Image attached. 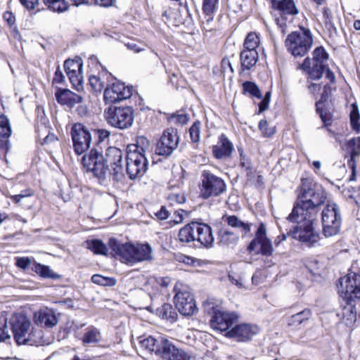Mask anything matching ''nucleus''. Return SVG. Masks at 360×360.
Returning <instances> with one entry per match:
<instances>
[{"label": "nucleus", "mask_w": 360, "mask_h": 360, "mask_svg": "<svg viewBox=\"0 0 360 360\" xmlns=\"http://www.w3.org/2000/svg\"><path fill=\"white\" fill-rule=\"evenodd\" d=\"M327 193L323 186L310 179H302L300 191L290 218L297 220L303 215L316 217L319 207L325 202Z\"/></svg>", "instance_id": "obj_1"}, {"label": "nucleus", "mask_w": 360, "mask_h": 360, "mask_svg": "<svg viewBox=\"0 0 360 360\" xmlns=\"http://www.w3.org/2000/svg\"><path fill=\"white\" fill-rule=\"evenodd\" d=\"M312 58L307 57L300 65V68L307 73L308 78L319 80L323 73L331 83H335V76L328 67L329 55L323 46L316 47L312 52Z\"/></svg>", "instance_id": "obj_2"}, {"label": "nucleus", "mask_w": 360, "mask_h": 360, "mask_svg": "<svg viewBox=\"0 0 360 360\" xmlns=\"http://www.w3.org/2000/svg\"><path fill=\"white\" fill-rule=\"evenodd\" d=\"M108 245L115 255L127 263H136L151 259L152 248L148 243L139 246L130 243H121L117 239H109Z\"/></svg>", "instance_id": "obj_3"}, {"label": "nucleus", "mask_w": 360, "mask_h": 360, "mask_svg": "<svg viewBox=\"0 0 360 360\" xmlns=\"http://www.w3.org/2000/svg\"><path fill=\"white\" fill-rule=\"evenodd\" d=\"M81 164L86 173H91L100 184H105L110 179V169L105 165L103 149L94 146L81 159Z\"/></svg>", "instance_id": "obj_4"}, {"label": "nucleus", "mask_w": 360, "mask_h": 360, "mask_svg": "<svg viewBox=\"0 0 360 360\" xmlns=\"http://www.w3.org/2000/svg\"><path fill=\"white\" fill-rule=\"evenodd\" d=\"M315 219L316 217L306 215V217H297V220H292L289 214L286 219L290 222L297 223V225L292 230L287 232V234L299 240L306 247L315 246L320 239L319 234L314 231L313 226Z\"/></svg>", "instance_id": "obj_5"}, {"label": "nucleus", "mask_w": 360, "mask_h": 360, "mask_svg": "<svg viewBox=\"0 0 360 360\" xmlns=\"http://www.w3.org/2000/svg\"><path fill=\"white\" fill-rule=\"evenodd\" d=\"M204 308L205 312L211 315V328L220 333H224L225 337L227 331L231 330L232 326L238 321L239 317L236 313L223 310L212 303L205 304Z\"/></svg>", "instance_id": "obj_6"}, {"label": "nucleus", "mask_w": 360, "mask_h": 360, "mask_svg": "<svg viewBox=\"0 0 360 360\" xmlns=\"http://www.w3.org/2000/svg\"><path fill=\"white\" fill-rule=\"evenodd\" d=\"M301 32H292L287 36L285 44L288 52L295 58L303 57L313 44V37L309 28L300 25Z\"/></svg>", "instance_id": "obj_7"}, {"label": "nucleus", "mask_w": 360, "mask_h": 360, "mask_svg": "<svg viewBox=\"0 0 360 360\" xmlns=\"http://www.w3.org/2000/svg\"><path fill=\"white\" fill-rule=\"evenodd\" d=\"M104 115L108 124L119 129H129L134 123V110L130 106H110Z\"/></svg>", "instance_id": "obj_8"}, {"label": "nucleus", "mask_w": 360, "mask_h": 360, "mask_svg": "<svg viewBox=\"0 0 360 360\" xmlns=\"http://www.w3.org/2000/svg\"><path fill=\"white\" fill-rule=\"evenodd\" d=\"M342 215L339 206L336 203H328L321 212L323 234L332 237L340 231Z\"/></svg>", "instance_id": "obj_9"}, {"label": "nucleus", "mask_w": 360, "mask_h": 360, "mask_svg": "<svg viewBox=\"0 0 360 360\" xmlns=\"http://www.w3.org/2000/svg\"><path fill=\"white\" fill-rule=\"evenodd\" d=\"M200 196L203 199L218 197L226 191V184L223 179L209 170L202 171L200 176Z\"/></svg>", "instance_id": "obj_10"}, {"label": "nucleus", "mask_w": 360, "mask_h": 360, "mask_svg": "<svg viewBox=\"0 0 360 360\" xmlns=\"http://www.w3.org/2000/svg\"><path fill=\"white\" fill-rule=\"evenodd\" d=\"M340 296L346 301L347 304H352L353 301L360 300V275L350 272L341 277L338 284Z\"/></svg>", "instance_id": "obj_11"}, {"label": "nucleus", "mask_w": 360, "mask_h": 360, "mask_svg": "<svg viewBox=\"0 0 360 360\" xmlns=\"http://www.w3.org/2000/svg\"><path fill=\"white\" fill-rule=\"evenodd\" d=\"M247 251L250 255H261L264 257H270L274 252L271 240L267 237L266 229L264 223H260L255 232V237L247 246Z\"/></svg>", "instance_id": "obj_12"}, {"label": "nucleus", "mask_w": 360, "mask_h": 360, "mask_svg": "<svg viewBox=\"0 0 360 360\" xmlns=\"http://www.w3.org/2000/svg\"><path fill=\"white\" fill-rule=\"evenodd\" d=\"M74 152L81 155L89 148L92 141V134L88 127L80 122L75 123L70 131Z\"/></svg>", "instance_id": "obj_13"}, {"label": "nucleus", "mask_w": 360, "mask_h": 360, "mask_svg": "<svg viewBox=\"0 0 360 360\" xmlns=\"http://www.w3.org/2000/svg\"><path fill=\"white\" fill-rule=\"evenodd\" d=\"M10 323L13 338L18 345H33L30 338V334L28 333L31 323L26 316L20 314H15L11 319Z\"/></svg>", "instance_id": "obj_14"}, {"label": "nucleus", "mask_w": 360, "mask_h": 360, "mask_svg": "<svg viewBox=\"0 0 360 360\" xmlns=\"http://www.w3.org/2000/svg\"><path fill=\"white\" fill-rule=\"evenodd\" d=\"M179 142L177 130L173 128L165 129L155 146V154L165 158L169 157L176 149Z\"/></svg>", "instance_id": "obj_15"}, {"label": "nucleus", "mask_w": 360, "mask_h": 360, "mask_svg": "<svg viewBox=\"0 0 360 360\" xmlns=\"http://www.w3.org/2000/svg\"><path fill=\"white\" fill-rule=\"evenodd\" d=\"M126 162V171L130 179L143 176L148 169V161L146 155L127 152Z\"/></svg>", "instance_id": "obj_16"}, {"label": "nucleus", "mask_w": 360, "mask_h": 360, "mask_svg": "<svg viewBox=\"0 0 360 360\" xmlns=\"http://www.w3.org/2000/svg\"><path fill=\"white\" fill-rule=\"evenodd\" d=\"M122 151L116 147H108L104 155L105 165L110 169V178L118 181L122 176Z\"/></svg>", "instance_id": "obj_17"}, {"label": "nucleus", "mask_w": 360, "mask_h": 360, "mask_svg": "<svg viewBox=\"0 0 360 360\" xmlns=\"http://www.w3.org/2000/svg\"><path fill=\"white\" fill-rule=\"evenodd\" d=\"M132 95V87L125 86L124 83L117 81L110 86H106L104 91V101L106 103H116Z\"/></svg>", "instance_id": "obj_18"}, {"label": "nucleus", "mask_w": 360, "mask_h": 360, "mask_svg": "<svg viewBox=\"0 0 360 360\" xmlns=\"http://www.w3.org/2000/svg\"><path fill=\"white\" fill-rule=\"evenodd\" d=\"M174 301L179 312L184 316H191L198 311L194 297L188 291L176 292Z\"/></svg>", "instance_id": "obj_19"}, {"label": "nucleus", "mask_w": 360, "mask_h": 360, "mask_svg": "<svg viewBox=\"0 0 360 360\" xmlns=\"http://www.w3.org/2000/svg\"><path fill=\"white\" fill-rule=\"evenodd\" d=\"M271 4L274 9V15H278L281 18L276 19V22H280L281 20L292 22L293 15L298 13L293 0H271Z\"/></svg>", "instance_id": "obj_20"}, {"label": "nucleus", "mask_w": 360, "mask_h": 360, "mask_svg": "<svg viewBox=\"0 0 360 360\" xmlns=\"http://www.w3.org/2000/svg\"><path fill=\"white\" fill-rule=\"evenodd\" d=\"M257 333V328L248 323H235L231 330L227 331L226 338H234L238 342H246Z\"/></svg>", "instance_id": "obj_21"}, {"label": "nucleus", "mask_w": 360, "mask_h": 360, "mask_svg": "<svg viewBox=\"0 0 360 360\" xmlns=\"http://www.w3.org/2000/svg\"><path fill=\"white\" fill-rule=\"evenodd\" d=\"M332 88L326 84L323 87V92L321 94V98L316 102V110L319 114L321 121L324 123L325 127L331 125L332 115L328 110L323 109V104L328 100L331 95Z\"/></svg>", "instance_id": "obj_22"}, {"label": "nucleus", "mask_w": 360, "mask_h": 360, "mask_svg": "<svg viewBox=\"0 0 360 360\" xmlns=\"http://www.w3.org/2000/svg\"><path fill=\"white\" fill-rule=\"evenodd\" d=\"M233 150L231 141L224 134H221L218 138L217 144L212 146V154L216 159L224 160L231 158Z\"/></svg>", "instance_id": "obj_23"}, {"label": "nucleus", "mask_w": 360, "mask_h": 360, "mask_svg": "<svg viewBox=\"0 0 360 360\" xmlns=\"http://www.w3.org/2000/svg\"><path fill=\"white\" fill-rule=\"evenodd\" d=\"M55 97L59 104L66 105L69 108H72L76 104L83 101L82 96L65 88L57 87Z\"/></svg>", "instance_id": "obj_24"}, {"label": "nucleus", "mask_w": 360, "mask_h": 360, "mask_svg": "<svg viewBox=\"0 0 360 360\" xmlns=\"http://www.w3.org/2000/svg\"><path fill=\"white\" fill-rule=\"evenodd\" d=\"M161 352L159 355L163 360H189L187 354L182 349L176 347L171 341L167 340L162 345Z\"/></svg>", "instance_id": "obj_25"}, {"label": "nucleus", "mask_w": 360, "mask_h": 360, "mask_svg": "<svg viewBox=\"0 0 360 360\" xmlns=\"http://www.w3.org/2000/svg\"><path fill=\"white\" fill-rule=\"evenodd\" d=\"M161 352L159 355L163 360H189L187 354L182 349L176 347L171 341L167 340L162 345Z\"/></svg>", "instance_id": "obj_26"}, {"label": "nucleus", "mask_w": 360, "mask_h": 360, "mask_svg": "<svg viewBox=\"0 0 360 360\" xmlns=\"http://www.w3.org/2000/svg\"><path fill=\"white\" fill-rule=\"evenodd\" d=\"M33 320L37 326L47 328H52L58 323V319L55 312L48 308L35 312Z\"/></svg>", "instance_id": "obj_27"}, {"label": "nucleus", "mask_w": 360, "mask_h": 360, "mask_svg": "<svg viewBox=\"0 0 360 360\" xmlns=\"http://www.w3.org/2000/svg\"><path fill=\"white\" fill-rule=\"evenodd\" d=\"M212 228L207 224L196 221L195 241L201 246L210 248L214 243Z\"/></svg>", "instance_id": "obj_28"}, {"label": "nucleus", "mask_w": 360, "mask_h": 360, "mask_svg": "<svg viewBox=\"0 0 360 360\" xmlns=\"http://www.w3.org/2000/svg\"><path fill=\"white\" fill-rule=\"evenodd\" d=\"M259 55L257 50H248L243 49L240 54L241 75L245 70H250L258 61Z\"/></svg>", "instance_id": "obj_29"}, {"label": "nucleus", "mask_w": 360, "mask_h": 360, "mask_svg": "<svg viewBox=\"0 0 360 360\" xmlns=\"http://www.w3.org/2000/svg\"><path fill=\"white\" fill-rule=\"evenodd\" d=\"M12 133L10 122L8 117L4 115H0V137L4 139L1 141L0 146L1 148L4 150L5 154H6L10 148L11 144L8 138L11 136Z\"/></svg>", "instance_id": "obj_30"}, {"label": "nucleus", "mask_w": 360, "mask_h": 360, "mask_svg": "<svg viewBox=\"0 0 360 360\" xmlns=\"http://www.w3.org/2000/svg\"><path fill=\"white\" fill-rule=\"evenodd\" d=\"M176 309V307H173L171 304L164 303L160 307L155 308V314L160 319L172 323L178 319Z\"/></svg>", "instance_id": "obj_31"}, {"label": "nucleus", "mask_w": 360, "mask_h": 360, "mask_svg": "<svg viewBox=\"0 0 360 360\" xmlns=\"http://www.w3.org/2000/svg\"><path fill=\"white\" fill-rule=\"evenodd\" d=\"M167 339L160 338L155 339L152 336H148L140 340L141 347L148 350L150 352H154L156 355L159 356L161 352L162 345L166 342Z\"/></svg>", "instance_id": "obj_32"}, {"label": "nucleus", "mask_w": 360, "mask_h": 360, "mask_svg": "<svg viewBox=\"0 0 360 360\" xmlns=\"http://www.w3.org/2000/svg\"><path fill=\"white\" fill-rule=\"evenodd\" d=\"M345 148L349 156L347 164L356 162L355 158L360 157V136L348 140L345 143Z\"/></svg>", "instance_id": "obj_33"}, {"label": "nucleus", "mask_w": 360, "mask_h": 360, "mask_svg": "<svg viewBox=\"0 0 360 360\" xmlns=\"http://www.w3.org/2000/svg\"><path fill=\"white\" fill-rule=\"evenodd\" d=\"M195 225L196 221H191L179 230L178 236L181 243L195 241Z\"/></svg>", "instance_id": "obj_34"}, {"label": "nucleus", "mask_w": 360, "mask_h": 360, "mask_svg": "<svg viewBox=\"0 0 360 360\" xmlns=\"http://www.w3.org/2000/svg\"><path fill=\"white\" fill-rule=\"evenodd\" d=\"M31 269L32 271L35 272L44 278L57 280L60 278V276L57 273L53 272L49 266L41 264L35 261L33 262Z\"/></svg>", "instance_id": "obj_35"}, {"label": "nucleus", "mask_w": 360, "mask_h": 360, "mask_svg": "<svg viewBox=\"0 0 360 360\" xmlns=\"http://www.w3.org/2000/svg\"><path fill=\"white\" fill-rule=\"evenodd\" d=\"M218 243L223 246L235 245L239 240L238 235L226 229H221L218 233Z\"/></svg>", "instance_id": "obj_36"}, {"label": "nucleus", "mask_w": 360, "mask_h": 360, "mask_svg": "<svg viewBox=\"0 0 360 360\" xmlns=\"http://www.w3.org/2000/svg\"><path fill=\"white\" fill-rule=\"evenodd\" d=\"M47 9L60 13L68 10L69 4L66 0H42Z\"/></svg>", "instance_id": "obj_37"}, {"label": "nucleus", "mask_w": 360, "mask_h": 360, "mask_svg": "<svg viewBox=\"0 0 360 360\" xmlns=\"http://www.w3.org/2000/svg\"><path fill=\"white\" fill-rule=\"evenodd\" d=\"M101 338V335L99 330L94 326H90L84 334L82 343L84 346L94 345L98 343Z\"/></svg>", "instance_id": "obj_38"}, {"label": "nucleus", "mask_w": 360, "mask_h": 360, "mask_svg": "<svg viewBox=\"0 0 360 360\" xmlns=\"http://www.w3.org/2000/svg\"><path fill=\"white\" fill-rule=\"evenodd\" d=\"M223 219L227 224L233 228H240L245 232V233H248L250 232V225L251 224L245 223L239 219V218L236 215H229V216H224Z\"/></svg>", "instance_id": "obj_39"}, {"label": "nucleus", "mask_w": 360, "mask_h": 360, "mask_svg": "<svg viewBox=\"0 0 360 360\" xmlns=\"http://www.w3.org/2000/svg\"><path fill=\"white\" fill-rule=\"evenodd\" d=\"M149 147V141L144 136H138L136 144H130L127 147V152L139 153L145 155L146 150Z\"/></svg>", "instance_id": "obj_40"}, {"label": "nucleus", "mask_w": 360, "mask_h": 360, "mask_svg": "<svg viewBox=\"0 0 360 360\" xmlns=\"http://www.w3.org/2000/svg\"><path fill=\"white\" fill-rule=\"evenodd\" d=\"M311 316V310L304 309L302 311L290 316L288 319V323L290 326H297L305 321H307Z\"/></svg>", "instance_id": "obj_41"}, {"label": "nucleus", "mask_w": 360, "mask_h": 360, "mask_svg": "<svg viewBox=\"0 0 360 360\" xmlns=\"http://www.w3.org/2000/svg\"><path fill=\"white\" fill-rule=\"evenodd\" d=\"M82 60L80 58H77L75 60L67 59L64 62V69L66 75L69 74H78V72H82Z\"/></svg>", "instance_id": "obj_42"}, {"label": "nucleus", "mask_w": 360, "mask_h": 360, "mask_svg": "<svg viewBox=\"0 0 360 360\" xmlns=\"http://www.w3.org/2000/svg\"><path fill=\"white\" fill-rule=\"evenodd\" d=\"M243 94H249L250 96L260 99L262 98V92L258 85L251 81H245L242 84Z\"/></svg>", "instance_id": "obj_43"}, {"label": "nucleus", "mask_w": 360, "mask_h": 360, "mask_svg": "<svg viewBox=\"0 0 360 360\" xmlns=\"http://www.w3.org/2000/svg\"><path fill=\"white\" fill-rule=\"evenodd\" d=\"M87 248L94 254L107 255L108 248L105 243L99 239H92L86 241Z\"/></svg>", "instance_id": "obj_44"}, {"label": "nucleus", "mask_w": 360, "mask_h": 360, "mask_svg": "<svg viewBox=\"0 0 360 360\" xmlns=\"http://www.w3.org/2000/svg\"><path fill=\"white\" fill-rule=\"evenodd\" d=\"M349 120L352 129L356 133H359L360 131V114L356 103L351 105Z\"/></svg>", "instance_id": "obj_45"}, {"label": "nucleus", "mask_w": 360, "mask_h": 360, "mask_svg": "<svg viewBox=\"0 0 360 360\" xmlns=\"http://www.w3.org/2000/svg\"><path fill=\"white\" fill-rule=\"evenodd\" d=\"M91 281L92 283L104 286L112 287L117 283V280L113 277H105L100 274H94L91 276Z\"/></svg>", "instance_id": "obj_46"}, {"label": "nucleus", "mask_w": 360, "mask_h": 360, "mask_svg": "<svg viewBox=\"0 0 360 360\" xmlns=\"http://www.w3.org/2000/svg\"><path fill=\"white\" fill-rule=\"evenodd\" d=\"M218 0H203L202 10L204 13L207 17L206 19L207 22H210L213 20L212 16L215 10L216 4Z\"/></svg>", "instance_id": "obj_47"}, {"label": "nucleus", "mask_w": 360, "mask_h": 360, "mask_svg": "<svg viewBox=\"0 0 360 360\" xmlns=\"http://www.w3.org/2000/svg\"><path fill=\"white\" fill-rule=\"evenodd\" d=\"M90 131H91L92 136H94L96 141L97 146L95 147H99L98 145L106 139H108L110 135V132L105 129H91Z\"/></svg>", "instance_id": "obj_48"}, {"label": "nucleus", "mask_w": 360, "mask_h": 360, "mask_svg": "<svg viewBox=\"0 0 360 360\" xmlns=\"http://www.w3.org/2000/svg\"><path fill=\"white\" fill-rule=\"evenodd\" d=\"M258 37L254 33H249L245 38V40L243 44V49L248 50H256V48L258 46Z\"/></svg>", "instance_id": "obj_49"}, {"label": "nucleus", "mask_w": 360, "mask_h": 360, "mask_svg": "<svg viewBox=\"0 0 360 360\" xmlns=\"http://www.w3.org/2000/svg\"><path fill=\"white\" fill-rule=\"evenodd\" d=\"M200 127L201 123L200 121L196 120L189 129V134L192 142L198 143L200 137Z\"/></svg>", "instance_id": "obj_50"}, {"label": "nucleus", "mask_w": 360, "mask_h": 360, "mask_svg": "<svg viewBox=\"0 0 360 360\" xmlns=\"http://www.w3.org/2000/svg\"><path fill=\"white\" fill-rule=\"evenodd\" d=\"M70 83L72 86L77 91L82 89V72H78V74H69L67 75Z\"/></svg>", "instance_id": "obj_51"}, {"label": "nucleus", "mask_w": 360, "mask_h": 360, "mask_svg": "<svg viewBox=\"0 0 360 360\" xmlns=\"http://www.w3.org/2000/svg\"><path fill=\"white\" fill-rule=\"evenodd\" d=\"M189 120L188 115L186 114H172L168 117V120L171 123L176 124H186Z\"/></svg>", "instance_id": "obj_52"}, {"label": "nucleus", "mask_w": 360, "mask_h": 360, "mask_svg": "<svg viewBox=\"0 0 360 360\" xmlns=\"http://www.w3.org/2000/svg\"><path fill=\"white\" fill-rule=\"evenodd\" d=\"M240 163L239 166L247 172V175L252 173V165L251 160L246 155L239 158Z\"/></svg>", "instance_id": "obj_53"}, {"label": "nucleus", "mask_w": 360, "mask_h": 360, "mask_svg": "<svg viewBox=\"0 0 360 360\" xmlns=\"http://www.w3.org/2000/svg\"><path fill=\"white\" fill-rule=\"evenodd\" d=\"M31 264L32 259L28 257H21L15 258V265L19 269L25 270L31 265Z\"/></svg>", "instance_id": "obj_54"}, {"label": "nucleus", "mask_w": 360, "mask_h": 360, "mask_svg": "<svg viewBox=\"0 0 360 360\" xmlns=\"http://www.w3.org/2000/svg\"><path fill=\"white\" fill-rule=\"evenodd\" d=\"M89 84L95 91H101L105 87L104 82L97 76H91L89 79Z\"/></svg>", "instance_id": "obj_55"}, {"label": "nucleus", "mask_w": 360, "mask_h": 360, "mask_svg": "<svg viewBox=\"0 0 360 360\" xmlns=\"http://www.w3.org/2000/svg\"><path fill=\"white\" fill-rule=\"evenodd\" d=\"M65 82V76L60 70V66H58L53 78V84H63Z\"/></svg>", "instance_id": "obj_56"}, {"label": "nucleus", "mask_w": 360, "mask_h": 360, "mask_svg": "<svg viewBox=\"0 0 360 360\" xmlns=\"http://www.w3.org/2000/svg\"><path fill=\"white\" fill-rule=\"evenodd\" d=\"M154 215L159 220H165L169 217V213L165 206H161L160 209L154 213Z\"/></svg>", "instance_id": "obj_57"}, {"label": "nucleus", "mask_w": 360, "mask_h": 360, "mask_svg": "<svg viewBox=\"0 0 360 360\" xmlns=\"http://www.w3.org/2000/svg\"><path fill=\"white\" fill-rule=\"evenodd\" d=\"M168 199L172 202H176L179 204L184 203L186 201V198L181 193H171L168 196Z\"/></svg>", "instance_id": "obj_58"}, {"label": "nucleus", "mask_w": 360, "mask_h": 360, "mask_svg": "<svg viewBox=\"0 0 360 360\" xmlns=\"http://www.w3.org/2000/svg\"><path fill=\"white\" fill-rule=\"evenodd\" d=\"M20 3L28 10H33L39 4V0H19Z\"/></svg>", "instance_id": "obj_59"}, {"label": "nucleus", "mask_w": 360, "mask_h": 360, "mask_svg": "<svg viewBox=\"0 0 360 360\" xmlns=\"http://www.w3.org/2000/svg\"><path fill=\"white\" fill-rule=\"evenodd\" d=\"M319 263L316 260H313L311 262H309L307 264V268H308L309 271L314 275H316L317 274L316 270L319 268Z\"/></svg>", "instance_id": "obj_60"}, {"label": "nucleus", "mask_w": 360, "mask_h": 360, "mask_svg": "<svg viewBox=\"0 0 360 360\" xmlns=\"http://www.w3.org/2000/svg\"><path fill=\"white\" fill-rule=\"evenodd\" d=\"M184 213H186V212L184 210H179L174 212L175 218L172 220L174 224H178L183 221Z\"/></svg>", "instance_id": "obj_61"}, {"label": "nucleus", "mask_w": 360, "mask_h": 360, "mask_svg": "<svg viewBox=\"0 0 360 360\" xmlns=\"http://www.w3.org/2000/svg\"><path fill=\"white\" fill-rule=\"evenodd\" d=\"M11 339V335L8 333V328L6 324L4 325L3 329L1 330L0 332V342H6L8 340Z\"/></svg>", "instance_id": "obj_62"}, {"label": "nucleus", "mask_w": 360, "mask_h": 360, "mask_svg": "<svg viewBox=\"0 0 360 360\" xmlns=\"http://www.w3.org/2000/svg\"><path fill=\"white\" fill-rule=\"evenodd\" d=\"M125 46L131 51H134L135 53H139L144 50L143 48H141L138 46L136 42L131 41L125 44Z\"/></svg>", "instance_id": "obj_63"}, {"label": "nucleus", "mask_w": 360, "mask_h": 360, "mask_svg": "<svg viewBox=\"0 0 360 360\" xmlns=\"http://www.w3.org/2000/svg\"><path fill=\"white\" fill-rule=\"evenodd\" d=\"M262 101L258 104V114L262 113L264 111L267 110L269 106V101L264 100L263 98H261Z\"/></svg>", "instance_id": "obj_64"}]
</instances>
